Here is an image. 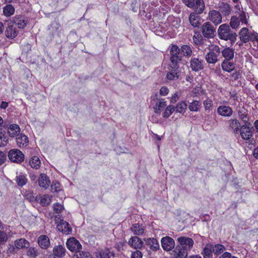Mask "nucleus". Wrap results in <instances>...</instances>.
Here are the masks:
<instances>
[{
	"label": "nucleus",
	"instance_id": "1",
	"mask_svg": "<svg viewBox=\"0 0 258 258\" xmlns=\"http://www.w3.org/2000/svg\"><path fill=\"white\" fill-rule=\"evenodd\" d=\"M218 37L225 41H229L233 45L237 39V34L231 29L229 25L223 24L221 25L217 30Z\"/></svg>",
	"mask_w": 258,
	"mask_h": 258
},
{
	"label": "nucleus",
	"instance_id": "2",
	"mask_svg": "<svg viewBox=\"0 0 258 258\" xmlns=\"http://www.w3.org/2000/svg\"><path fill=\"white\" fill-rule=\"evenodd\" d=\"M182 2L188 8L193 9L197 14L203 13L205 8L203 0H182Z\"/></svg>",
	"mask_w": 258,
	"mask_h": 258
},
{
	"label": "nucleus",
	"instance_id": "3",
	"mask_svg": "<svg viewBox=\"0 0 258 258\" xmlns=\"http://www.w3.org/2000/svg\"><path fill=\"white\" fill-rule=\"evenodd\" d=\"M210 51L205 55V59L208 63L215 64L218 61V57L220 54V48L218 45H212Z\"/></svg>",
	"mask_w": 258,
	"mask_h": 258
},
{
	"label": "nucleus",
	"instance_id": "4",
	"mask_svg": "<svg viewBox=\"0 0 258 258\" xmlns=\"http://www.w3.org/2000/svg\"><path fill=\"white\" fill-rule=\"evenodd\" d=\"M170 63L175 65H179L182 60V55L179 48L176 45H172L170 51Z\"/></svg>",
	"mask_w": 258,
	"mask_h": 258
},
{
	"label": "nucleus",
	"instance_id": "5",
	"mask_svg": "<svg viewBox=\"0 0 258 258\" xmlns=\"http://www.w3.org/2000/svg\"><path fill=\"white\" fill-rule=\"evenodd\" d=\"M181 76V68L179 65L170 64L168 72L166 74V79L169 81H175L179 79Z\"/></svg>",
	"mask_w": 258,
	"mask_h": 258
},
{
	"label": "nucleus",
	"instance_id": "6",
	"mask_svg": "<svg viewBox=\"0 0 258 258\" xmlns=\"http://www.w3.org/2000/svg\"><path fill=\"white\" fill-rule=\"evenodd\" d=\"M8 158L12 162L20 163L24 160V155L17 149H11L8 152Z\"/></svg>",
	"mask_w": 258,
	"mask_h": 258
},
{
	"label": "nucleus",
	"instance_id": "7",
	"mask_svg": "<svg viewBox=\"0 0 258 258\" xmlns=\"http://www.w3.org/2000/svg\"><path fill=\"white\" fill-rule=\"evenodd\" d=\"M202 32L205 37L212 38L215 35L216 28L211 22H207L203 24Z\"/></svg>",
	"mask_w": 258,
	"mask_h": 258
},
{
	"label": "nucleus",
	"instance_id": "8",
	"mask_svg": "<svg viewBox=\"0 0 258 258\" xmlns=\"http://www.w3.org/2000/svg\"><path fill=\"white\" fill-rule=\"evenodd\" d=\"M177 241L179 244L178 246L187 252L190 250L194 243L191 238L184 236L178 238Z\"/></svg>",
	"mask_w": 258,
	"mask_h": 258
},
{
	"label": "nucleus",
	"instance_id": "9",
	"mask_svg": "<svg viewBox=\"0 0 258 258\" xmlns=\"http://www.w3.org/2000/svg\"><path fill=\"white\" fill-rule=\"evenodd\" d=\"M66 245L67 248L71 251L79 252L82 248V245L79 241L75 237H71L68 239Z\"/></svg>",
	"mask_w": 258,
	"mask_h": 258
},
{
	"label": "nucleus",
	"instance_id": "10",
	"mask_svg": "<svg viewBox=\"0 0 258 258\" xmlns=\"http://www.w3.org/2000/svg\"><path fill=\"white\" fill-rule=\"evenodd\" d=\"M228 129L235 135L238 134L240 133V129L242 125L239 121L236 118H231L227 121Z\"/></svg>",
	"mask_w": 258,
	"mask_h": 258
},
{
	"label": "nucleus",
	"instance_id": "11",
	"mask_svg": "<svg viewBox=\"0 0 258 258\" xmlns=\"http://www.w3.org/2000/svg\"><path fill=\"white\" fill-rule=\"evenodd\" d=\"M208 18L209 20L216 26L220 24L222 22V15L218 11L215 10H210L208 14Z\"/></svg>",
	"mask_w": 258,
	"mask_h": 258
},
{
	"label": "nucleus",
	"instance_id": "12",
	"mask_svg": "<svg viewBox=\"0 0 258 258\" xmlns=\"http://www.w3.org/2000/svg\"><path fill=\"white\" fill-rule=\"evenodd\" d=\"M204 60L199 58H191L190 60V68L192 71L197 72L204 68Z\"/></svg>",
	"mask_w": 258,
	"mask_h": 258
},
{
	"label": "nucleus",
	"instance_id": "13",
	"mask_svg": "<svg viewBox=\"0 0 258 258\" xmlns=\"http://www.w3.org/2000/svg\"><path fill=\"white\" fill-rule=\"evenodd\" d=\"M161 245L162 248L165 250L169 251L174 247L175 242L172 238L169 236H166L162 238Z\"/></svg>",
	"mask_w": 258,
	"mask_h": 258
},
{
	"label": "nucleus",
	"instance_id": "14",
	"mask_svg": "<svg viewBox=\"0 0 258 258\" xmlns=\"http://www.w3.org/2000/svg\"><path fill=\"white\" fill-rule=\"evenodd\" d=\"M16 142L19 148H25L28 145L29 139L24 134L20 133L16 137Z\"/></svg>",
	"mask_w": 258,
	"mask_h": 258
},
{
	"label": "nucleus",
	"instance_id": "15",
	"mask_svg": "<svg viewBox=\"0 0 258 258\" xmlns=\"http://www.w3.org/2000/svg\"><path fill=\"white\" fill-rule=\"evenodd\" d=\"M217 113L222 116L230 117L233 114V110L231 107L228 106L221 105L218 107Z\"/></svg>",
	"mask_w": 258,
	"mask_h": 258
},
{
	"label": "nucleus",
	"instance_id": "16",
	"mask_svg": "<svg viewBox=\"0 0 258 258\" xmlns=\"http://www.w3.org/2000/svg\"><path fill=\"white\" fill-rule=\"evenodd\" d=\"M251 31L246 28L243 27L239 32V37L240 40L244 43H247L250 41V35Z\"/></svg>",
	"mask_w": 258,
	"mask_h": 258
},
{
	"label": "nucleus",
	"instance_id": "17",
	"mask_svg": "<svg viewBox=\"0 0 258 258\" xmlns=\"http://www.w3.org/2000/svg\"><path fill=\"white\" fill-rule=\"evenodd\" d=\"M240 133L241 138L244 140L250 139L252 136L251 128L245 124L242 125L240 129Z\"/></svg>",
	"mask_w": 258,
	"mask_h": 258
},
{
	"label": "nucleus",
	"instance_id": "18",
	"mask_svg": "<svg viewBox=\"0 0 258 258\" xmlns=\"http://www.w3.org/2000/svg\"><path fill=\"white\" fill-rule=\"evenodd\" d=\"M128 245H130L132 247L135 249H140L142 247L143 245V242L142 241L141 239L139 238L138 237L135 236L132 237L128 240Z\"/></svg>",
	"mask_w": 258,
	"mask_h": 258
},
{
	"label": "nucleus",
	"instance_id": "19",
	"mask_svg": "<svg viewBox=\"0 0 258 258\" xmlns=\"http://www.w3.org/2000/svg\"><path fill=\"white\" fill-rule=\"evenodd\" d=\"M57 228L59 231L65 234H69L72 232V229L69 223L63 220L60 221V223L57 225Z\"/></svg>",
	"mask_w": 258,
	"mask_h": 258
},
{
	"label": "nucleus",
	"instance_id": "20",
	"mask_svg": "<svg viewBox=\"0 0 258 258\" xmlns=\"http://www.w3.org/2000/svg\"><path fill=\"white\" fill-rule=\"evenodd\" d=\"M13 22L20 29L24 28L27 23L25 17L21 15L16 16L13 19Z\"/></svg>",
	"mask_w": 258,
	"mask_h": 258
},
{
	"label": "nucleus",
	"instance_id": "21",
	"mask_svg": "<svg viewBox=\"0 0 258 258\" xmlns=\"http://www.w3.org/2000/svg\"><path fill=\"white\" fill-rule=\"evenodd\" d=\"M39 246L42 249H47L50 246V240L47 236L41 235L37 240Z\"/></svg>",
	"mask_w": 258,
	"mask_h": 258
},
{
	"label": "nucleus",
	"instance_id": "22",
	"mask_svg": "<svg viewBox=\"0 0 258 258\" xmlns=\"http://www.w3.org/2000/svg\"><path fill=\"white\" fill-rule=\"evenodd\" d=\"M232 60H223L221 63L222 70L226 72L231 73L235 69V65Z\"/></svg>",
	"mask_w": 258,
	"mask_h": 258
},
{
	"label": "nucleus",
	"instance_id": "23",
	"mask_svg": "<svg viewBox=\"0 0 258 258\" xmlns=\"http://www.w3.org/2000/svg\"><path fill=\"white\" fill-rule=\"evenodd\" d=\"M66 248L61 245H55L53 248V254L57 257H62L66 254Z\"/></svg>",
	"mask_w": 258,
	"mask_h": 258
},
{
	"label": "nucleus",
	"instance_id": "24",
	"mask_svg": "<svg viewBox=\"0 0 258 258\" xmlns=\"http://www.w3.org/2000/svg\"><path fill=\"white\" fill-rule=\"evenodd\" d=\"M146 244L153 251H157L159 249V244L157 240L154 238H149L145 240Z\"/></svg>",
	"mask_w": 258,
	"mask_h": 258
},
{
	"label": "nucleus",
	"instance_id": "25",
	"mask_svg": "<svg viewBox=\"0 0 258 258\" xmlns=\"http://www.w3.org/2000/svg\"><path fill=\"white\" fill-rule=\"evenodd\" d=\"M219 9L221 11V13L225 16H229L232 11L230 5L224 2L219 4Z\"/></svg>",
	"mask_w": 258,
	"mask_h": 258
},
{
	"label": "nucleus",
	"instance_id": "26",
	"mask_svg": "<svg viewBox=\"0 0 258 258\" xmlns=\"http://www.w3.org/2000/svg\"><path fill=\"white\" fill-rule=\"evenodd\" d=\"M222 56L225 58L224 60H232L234 56V51L232 48L226 47L221 51Z\"/></svg>",
	"mask_w": 258,
	"mask_h": 258
},
{
	"label": "nucleus",
	"instance_id": "27",
	"mask_svg": "<svg viewBox=\"0 0 258 258\" xmlns=\"http://www.w3.org/2000/svg\"><path fill=\"white\" fill-rule=\"evenodd\" d=\"M38 183L40 187L46 189L50 183L48 177L45 174H41L38 179Z\"/></svg>",
	"mask_w": 258,
	"mask_h": 258
},
{
	"label": "nucleus",
	"instance_id": "28",
	"mask_svg": "<svg viewBox=\"0 0 258 258\" xmlns=\"http://www.w3.org/2000/svg\"><path fill=\"white\" fill-rule=\"evenodd\" d=\"M20 128L19 126L16 124H11L8 129V133L10 137L14 138L16 137L20 133Z\"/></svg>",
	"mask_w": 258,
	"mask_h": 258
},
{
	"label": "nucleus",
	"instance_id": "29",
	"mask_svg": "<svg viewBox=\"0 0 258 258\" xmlns=\"http://www.w3.org/2000/svg\"><path fill=\"white\" fill-rule=\"evenodd\" d=\"M131 230L135 235H141L144 233L145 228L143 225L136 223L132 225Z\"/></svg>",
	"mask_w": 258,
	"mask_h": 258
},
{
	"label": "nucleus",
	"instance_id": "30",
	"mask_svg": "<svg viewBox=\"0 0 258 258\" xmlns=\"http://www.w3.org/2000/svg\"><path fill=\"white\" fill-rule=\"evenodd\" d=\"M172 254L174 258H185L187 255V252L177 246L173 251Z\"/></svg>",
	"mask_w": 258,
	"mask_h": 258
},
{
	"label": "nucleus",
	"instance_id": "31",
	"mask_svg": "<svg viewBox=\"0 0 258 258\" xmlns=\"http://www.w3.org/2000/svg\"><path fill=\"white\" fill-rule=\"evenodd\" d=\"M5 35L8 38L13 39L17 36L18 32L13 26L9 25L6 29Z\"/></svg>",
	"mask_w": 258,
	"mask_h": 258
},
{
	"label": "nucleus",
	"instance_id": "32",
	"mask_svg": "<svg viewBox=\"0 0 258 258\" xmlns=\"http://www.w3.org/2000/svg\"><path fill=\"white\" fill-rule=\"evenodd\" d=\"M213 252V244L207 243L205 245L202 254L204 258H212Z\"/></svg>",
	"mask_w": 258,
	"mask_h": 258
},
{
	"label": "nucleus",
	"instance_id": "33",
	"mask_svg": "<svg viewBox=\"0 0 258 258\" xmlns=\"http://www.w3.org/2000/svg\"><path fill=\"white\" fill-rule=\"evenodd\" d=\"M195 12L191 13L189 17V21L190 24L194 27H199L200 22L199 17Z\"/></svg>",
	"mask_w": 258,
	"mask_h": 258
},
{
	"label": "nucleus",
	"instance_id": "34",
	"mask_svg": "<svg viewBox=\"0 0 258 258\" xmlns=\"http://www.w3.org/2000/svg\"><path fill=\"white\" fill-rule=\"evenodd\" d=\"M179 49L182 56L188 58L192 55V51L189 45H182Z\"/></svg>",
	"mask_w": 258,
	"mask_h": 258
},
{
	"label": "nucleus",
	"instance_id": "35",
	"mask_svg": "<svg viewBox=\"0 0 258 258\" xmlns=\"http://www.w3.org/2000/svg\"><path fill=\"white\" fill-rule=\"evenodd\" d=\"M97 258H111L113 256L108 249L98 250L96 254Z\"/></svg>",
	"mask_w": 258,
	"mask_h": 258
},
{
	"label": "nucleus",
	"instance_id": "36",
	"mask_svg": "<svg viewBox=\"0 0 258 258\" xmlns=\"http://www.w3.org/2000/svg\"><path fill=\"white\" fill-rule=\"evenodd\" d=\"M29 164L32 168L38 169L40 167L41 162L37 156H33L30 159Z\"/></svg>",
	"mask_w": 258,
	"mask_h": 258
},
{
	"label": "nucleus",
	"instance_id": "37",
	"mask_svg": "<svg viewBox=\"0 0 258 258\" xmlns=\"http://www.w3.org/2000/svg\"><path fill=\"white\" fill-rule=\"evenodd\" d=\"M226 250L225 247L220 244L213 245V252L215 255H220Z\"/></svg>",
	"mask_w": 258,
	"mask_h": 258
},
{
	"label": "nucleus",
	"instance_id": "38",
	"mask_svg": "<svg viewBox=\"0 0 258 258\" xmlns=\"http://www.w3.org/2000/svg\"><path fill=\"white\" fill-rule=\"evenodd\" d=\"M238 115L239 117L243 122L246 123L248 122L249 119L248 117V113L245 109L242 108L239 110L238 111Z\"/></svg>",
	"mask_w": 258,
	"mask_h": 258
},
{
	"label": "nucleus",
	"instance_id": "39",
	"mask_svg": "<svg viewBox=\"0 0 258 258\" xmlns=\"http://www.w3.org/2000/svg\"><path fill=\"white\" fill-rule=\"evenodd\" d=\"M166 101L163 99L158 100L155 107H154L155 112L156 113H160V111L166 106Z\"/></svg>",
	"mask_w": 258,
	"mask_h": 258
},
{
	"label": "nucleus",
	"instance_id": "40",
	"mask_svg": "<svg viewBox=\"0 0 258 258\" xmlns=\"http://www.w3.org/2000/svg\"><path fill=\"white\" fill-rule=\"evenodd\" d=\"M17 185L19 186H23L27 182V179L25 175L20 174L17 175L15 179Z\"/></svg>",
	"mask_w": 258,
	"mask_h": 258
},
{
	"label": "nucleus",
	"instance_id": "41",
	"mask_svg": "<svg viewBox=\"0 0 258 258\" xmlns=\"http://www.w3.org/2000/svg\"><path fill=\"white\" fill-rule=\"evenodd\" d=\"M240 25V21L239 18L236 16H232L230 22V28L231 27L233 29H237Z\"/></svg>",
	"mask_w": 258,
	"mask_h": 258
},
{
	"label": "nucleus",
	"instance_id": "42",
	"mask_svg": "<svg viewBox=\"0 0 258 258\" xmlns=\"http://www.w3.org/2000/svg\"><path fill=\"white\" fill-rule=\"evenodd\" d=\"M26 254L30 257L34 258L39 254V252L37 248L30 247L27 249Z\"/></svg>",
	"mask_w": 258,
	"mask_h": 258
},
{
	"label": "nucleus",
	"instance_id": "43",
	"mask_svg": "<svg viewBox=\"0 0 258 258\" xmlns=\"http://www.w3.org/2000/svg\"><path fill=\"white\" fill-rule=\"evenodd\" d=\"M14 12L15 8L11 5H7L3 9L4 14L8 17L13 15Z\"/></svg>",
	"mask_w": 258,
	"mask_h": 258
},
{
	"label": "nucleus",
	"instance_id": "44",
	"mask_svg": "<svg viewBox=\"0 0 258 258\" xmlns=\"http://www.w3.org/2000/svg\"><path fill=\"white\" fill-rule=\"evenodd\" d=\"M201 105V103L200 101L195 100L189 103L188 108L191 111H198Z\"/></svg>",
	"mask_w": 258,
	"mask_h": 258
},
{
	"label": "nucleus",
	"instance_id": "45",
	"mask_svg": "<svg viewBox=\"0 0 258 258\" xmlns=\"http://www.w3.org/2000/svg\"><path fill=\"white\" fill-rule=\"evenodd\" d=\"M186 107L187 104L185 102L182 101L178 102L174 108L176 112L182 113L185 111Z\"/></svg>",
	"mask_w": 258,
	"mask_h": 258
},
{
	"label": "nucleus",
	"instance_id": "46",
	"mask_svg": "<svg viewBox=\"0 0 258 258\" xmlns=\"http://www.w3.org/2000/svg\"><path fill=\"white\" fill-rule=\"evenodd\" d=\"M15 246L17 248H23L29 244V242L25 239L21 238L15 241Z\"/></svg>",
	"mask_w": 258,
	"mask_h": 258
},
{
	"label": "nucleus",
	"instance_id": "47",
	"mask_svg": "<svg viewBox=\"0 0 258 258\" xmlns=\"http://www.w3.org/2000/svg\"><path fill=\"white\" fill-rule=\"evenodd\" d=\"M175 110L174 107L172 105L167 106L163 113V116L165 118L168 117Z\"/></svg>",
	"mask_w": 258,
	"mask_h": 258
},
{
	"label": "nucleus",
	"instance_id": "48",
	"mask_svg": "<svg viewBox=\"0 0 258 258\" xmlns=\"http://www.w3.org/2000/svg\"><path fill=\"white\" fill-rule=\"evenodd\" d=\"M51 189L53 192H58L61 190L60 184L56 181H53L51 186Z\"/></svg>",
	"mask_w": 258,
	"mask_h": 258
},
{
	"label": "nucleus",
	"instance_id": "49",
	"mask_svg": "<svg viewBox=\"0 0 258 258\" xmlns=\"http://www.w3.org/2000/svg\"><path fill=\"white\" fill-rule=\"evenodd\" d=\"M7 141V137L4 133L0 132V147L5 146Z\"/></svg>",
	"mask_w": 258,
	"mask_h": 258
},
{
	"label": "nucleus",
	"instance_id": "50",
	"mask_svg": "<svg viewBox=\"0 0 258 258\" xmlns=\"http://www.w3.org/2000/svg\"><path fill=\"white\" fill-rule=\"evenodd\" d=\"M8 239V236L4 231H0V245L5 243Z\"/></svg>",
	"mask_w": 258,
	"mask_h": 258
},
{
	"label": "nucleus",
	"instance_id": "51",
	"mask_svg": "<svg viewBox=\"0 0 258 258\" xmlns=\"http://www.w3.org/2000/svg\"><path fill=\"white\" fill-rule=\"evenodd\" d=\"M77 258H93L91 254L88 252H79L76 254Z\"/></svg>",
	"mask_w": 258,
	"mask_h": 258
},
{
	"label": "nucleus",
	"instance_id": "52",
	"mask_svg": "<svg viewBox=\"0 0 258 258\" xmlns=\"http://www.w3.org/2000/svg\"><path fill=\"white\" fill-rule=\"evenodd\" d=\"M53 210L58 214L61 213L64 209L63 206L58 203L53 204Z\"/></svg>",
	"mask_w": 258,
	"mask_h": 258
},
{
	"label": "nucleus",
	"instance_id": "53",
	"mask_svg": "<svg viewBox=\"0 0 258 258\" xmlns=\"http://www.w3.org/2000/svg\"><path fill=\"white\" fill-rule=\"evenodd\" d=\"M40 203L42 206H45L49 204L50 201L48 199L47 196H46V195H44L43 196L41 197Z\"/></svg>",
	"mask_w": 258,
	"mask_h": 258
},
{
	"label": "nucleus",
	"instance_id": "54",
	"mask_svg": "<svg viewBox=\"0 0 258 258\" xmlns=\"http://www.w3.org/2000/svg\"><path fill=\"white\" fill-rule=\"evenodd\" d=\"M198 36H199V35H198L197 36H196V35H194L192 39H193L194 42L196 45H200L203 43L204 39L201 35L199 37H198Z\"/></svg>",
	"mask_w": 258,
	"mask_h": 258
},
{
	"label": "nucleus",
	"instance_id": "55",
	"mask_svg": "<svg viewBox=\"0 0 258 258\" xmlns=\"http://www.w3.org/2000/svg\"><path fill=\"white\" fill-rule=\"evenodd\" d=\"M240 23L241 22L242 24H247L248 23L246 14L244 12L241 13L239 16Z\"/></svg>",
	"mask_w": 258,
	"mask_h": 258
},
{
	"label": "nucleus",
	"instance_id": "56",
	"mask_svg": "<svg viewBox=\"0 0 258 258\" xmlns=\"http://www.w3.org/2000/svg\"><path fill=\"white\" fill-rule=\"evenodd\" d=\"M142 253L140 251L136 250L132 252L131 258H142Z\"/></svg>",
	"mask_w": 258,
	"mask_h": 258
},
{
	"label": "nucleus",
	"instance_id": "57",
	"mask_svg": "<svg viewBox=\"0 0 258 258\" xmlns=\"http://www.w3.org/2000/svg\"><path fill=\"white\" fill-rule=\"evenodd\" d=\"M204 105L206 110H209L212 106V101L210 99H206L204 101Z\"/></svg>",
	"mask_w": 258,
	"mask_h": 258
},
{
	"label": "nucleus",
	"instance_id": "58",
	"mask_svg": "<svg viewBox=\"0 0 258 258\" xmlns=\"http://www.w3.org/2000/svg\"><path fill=\"white\" fill-rule=\"evenodd\" d=\"M241 77V73L239 71H236L233 73L231 75V79L233 80H237Z\"/></svg>",
	"mask_w": 258,
	"mask_h": 258
},
{
	"label": "nucleus",
	"instance_id": "59",
	"mask_svg": "<svg viewBox=\"0 0 258 258\" xmlns=\"http://www.w3.org/2000/svg\"><path fill=\"white\" fill-rule=\"evenodd\" d=\"M168 89L166 87H162L160 90V93L161 95L165 96L168 94Z\"/></svg>",
	"mask_w": 258,
	"mask_h": 258
},
{
	"label": "nucleus",
	"instance_id": "60",
	"mask_svg": "<svg viewBox=\"0 0 258 258\" xmlns=\"http://www.w3.org/2000/svg\"><path fill=\"white\" fill-rule=\"evenodd\" d=\"M219 258H237L235 256H232L231 254L228 252L223 253Z\"/></svg>",
	"mask_w": 258,
	"mask_h": 258
},
{
	"label": "nucleus",
	"instance_id": "61",
	"mask_svg": "<svg viewBox=\"0 0 258 258\" xmlns=\"http://www.w3.org/2000/svg\"><path fill=\"white\" fill-rule=\"evenodd\" d=\"M6 160V155L4 152L0 151V165L3 164Z\"/></svg>",
	"mask_w": 258,
	"mask_h": 258
},
{
	"label": "nucleus",
	"instance_id": "62",
	"mask_svg": "<svg viewBox=\"0 0 258 258\" xmlns=\"http://www.w3.org/2000/svg\"><path fill=\"white\" fill-rule=\"evenodd\" d=\"M8 106V103L6 101H3L0 105V107L1 109H6Z\"/></svg>",
	"mask_w": 258,
	"mask_h": 258
},
{
	"label": "nucleus",
	"instance_id": "63",
	"mask_svg": "<svg viewBox=\"0 0 258 258\" xmlns=\"http://www.w3.org/2000/svg\"><path fill=\"white\" fill-rule=\"evenodd\" d=\"M253 154L255 158L258 159V147L254 149Z\"/></svg>",
	"mask_w": 258,
	"mask_h": 258
},
{
	"label": "nucleus",
	"instance_id": "64",
	"mask_svg": "<svg viewBox=\"0 0 258 258\" xmlns=\"http://www.w3.org/2000/svg\"><path fill=\"white\" fill-rule=\"evenodd\" d=\"M185 80L187 82H191V81L193 80V77L192 76H189V75H187V76H186Z\"/></svg>",
	"mask_w": 258,
	"mask_h": 258
}]
</instances>
